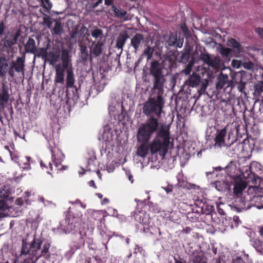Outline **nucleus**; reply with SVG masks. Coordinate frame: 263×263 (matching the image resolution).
Listing matches in <instances>:
<instances>
[{"label":"nucleus","mask_w":263,"mask_h":263,"mask_svg":"<svg viewBox=\"0 0 263 263\" xmlns=\"http://www.w3.org/2000/svg\"><path fill=\"white\" fill-rule=\"evenodd\" d=\"M163 93L164 90L158 93L152 89L151 97L142 108L143 113L149 118L140 125L137 135L139 141L147 144L156 133L151 150L152 153H159L162 156H164L167 152L170 139L169 128L158 120L165 103Z\"/></svg>","instance_id":"nucleus-1"},{"label":"nucleus","mask_w":263,"mask_h":263,"mask_svg":"<svg viewBox=\"0 0 263 263\" xmlns=\"http://www.w3.org/2000/svg\"><path fill=\"white\" fill-rule=\"evenodd\" d=\"M247 183L244 181L237 182L234 187V193L238 197L233 203V208L238 212L250 209L252 207L257 209L263 208V205L257 204L262 200L263 187L249 186L247 191L242 192L247 187Z\"/></svg>","instance_id":"nucleus-2"},{"label":"nucleus","mask_w":263,"mask_h":263,"mask_svg":"<svg viewBox=\"0 0 263 263\" xmlns=\"http://www.w3.org/2000/svg\"><path fill=\"white\" fill-rule=\"evenodd\" d=\"M149 70L154 77L152 89H155V92H162L164 90L166 81L164 67L158 61H155L151 63Z\"/></svg>","instance_id":"nucleus-3"},{"label":"nucleus","mask_w":263,"mask_h":263,"mask_svg":"<svg viewBox=\"0 0 263 263\" xmlns=\"http://www.w3.org/2000/svg\"><path fill=\"white\" fill-rule=\"evenodd\" d=\"M227 126H226L221 129L217 130L215 138V146L218 147L229 146L234 143L235 139L234 138H231L230 133H229L227 138H225L227 135Z\"/></svg>","instance_id":"nucleus-4"},{"label":"nucleus","mask_w":263,"mask_h":263,"mask_svg":"<svg viewBox=\"0 0 263 263\" xmlns=\"http://www.w3.org/2000/svg\"><path fill=\"white\" fill-rule=\"evenodd\" d=\"M91 45L89 46V59L91 61L93 58L100 56L104 49V41H90Z\"/></svg>","instance_id":"nucleus-5"},{"label":"nucleus","mask_w":263,"mask_h":263,"mask_svg":"<svg viewBox=\"0 0 263 263\" xmlns=\"http://www.w3.org/2000/svg\"><path fill=\"white\" fill-rule=\"evenodd\" d=\"M200 59L209 67L215 70L218 69L220 66L221 61L219 56L211 55L208 53H202L200 55Z\"/></svg>","instance_id":"nucleus-6"},{"label":"nucleus","mask_w":263,"mask_h":263,"mask_svg":"<svg viewBox=\"0 0 263 263\" xmlns=\"http://www.w3.org/2000/svg\"><path fill=\"white\" fill-rule=\"evenodd\" d=\"M49 142H50L49 141ZM48 147L51 153L52 161L55 167H58L63 161L64 155L59 148L55 146H52L50 143H49Z\"/></svg>","instance_id":"nucleus-7"},{"label":"nucleus","mask_w":263,"mask_h":263,"mask_svg":"<svg viewBox=\"0 0 263 263\" xmlns=\"http://www.w3.org/2000/svg\"><path fill=\"white\" fill-rule=\"evenodd\" d=\"M61 226L65 233H70L75 231L76 228L78 226L76 218L69 216L67 217L61 223Z\"/></svg>","instance_id":"nucleus-8"},{"label":"nucleus","mask_w":263,"mask_h":263,"mask_svg":"<svg viewBox=\"0 0 263 263\" xmlns=\"http://www.w3.org/2000/svg\"><path fill=\"white\" fill-rule=\"evenodd\" d=\"M78 34H79L78 39L80 38V37H81V38L82 39L83 42H84V39L85 37L87 41L90 42V40L88 39V37L89 36L90 34L88 32V29L86 27L83 26L78 32V27L76 26L71 30L70 37L71 39L76 38L77 35Z\"/></svg>","instance_id":"nucleus-9"},{"label":"nucleus","mask_w":263,"mask_h":263,"mask_svg":"<svg viewBox=\"0 0 263 263\" xmlns=\"http://www.w3.org/2000/svg\"><path fill=\"white\" fill-rule=\"evenodd\" d=\"M144 35L140 33H136L130 40L131 46L134 48L135 52L142 46L144 43Z\"/></svg>","instance_id":"nucleus-10"},{"label":"nucleus","mask_w":263,"mask_h":263,"mask_svg":"<svg viewBox=\"0 0 263 263\" xmlns=\"http://www.w3.org/2000/svg\"><path fill=\"white\" fill-rule=\"evenodd\" d=\"M9 98V95L8 91L5 88L0 91V121L2 120V112L4 110L5 104Z\"/></svg>","instance_id":"nucleus-11"},{"label":"nucleus","mask_w":263,"mask_h":263,"mask_svg":"<svg viewBox=\"0 0 263 263\" xmlns=\"http://www.w3.org/2000/svg\"><path fill=\"white\" fill-rule=\"evenodd\" d=\"M105 5L106 6L111 5V11L115 14L116 16H125L126 11L120 7H117L113 5L114 0H104Z\"/></svg>","instance_id":"nucleus-12"},{"label":"nucleus","mask_w":263,"mask_h":263,"mask_svg":"<svg viewBox=\"0 0 263 263\" xmlns=\"http://www.w3.org/2000/svg\"><path fill=\"white\" fill-rule=\"evenodd\" d=\"M12 68L17 72H21L24 75L25 59L22 57H17L15 61L12 62Z\"/></svg>","instance_id":"nucleus-13"},{"label":"nucleus","mask_w":263,"mask_h":263,"mask_svg":"<svg viewBox=\"0 0 263 263\" xmlns=\"http://www.w3.org/2000/svg\"><path fill=\"white\" fill-rule=\"evenodd\" d=\"M231 82L229 80V77L227 74L221 73L218 78V81L216 83V88L217 89H222L224 86L229 87Z\"/></svg>","instance_id":"nucleus-14"},{"label":"nucleus","mask_w":263,"mask_h":263,"mask_svg":"<svg viewBox=\"0 0 263 263\" xmlns=\"http://www.w3.org/2000/svg\"><path fill=\"white\" fill-rule=\"evenodd\" d=\"M78 42L79 47H80V57L81 61L83 62H86L88 57V52L87 47L85 45L84 42H83L82 39L80 37L78 39Z\"/></svg>","instance_id":"nucleus-15"},{"label":"nucleus","mask_w":263,"mask_h":263,"mask_svg":"<svg viewBox=\"0 0 263 263\" xmlns=\"http://www.w3.org/2000/svg\"><path fill=\"white\" fill-rule=\"evenodd\" d=\"M42 243V239L40 238H37L35 236L30 244L32 255H36V252L37 250L41 249Z\"/></svg>","instance_id":"nucleus-16"},{"label":"nucleus","mask_w":263,"mask_h":263,"mask_svg":"<svg viewBox=\"0 0 263 263\" xmlns=\"http://www.w3.org/2000/svg\"><path fill=\"white\" fill-rule=\"evenodd\" d=\"M74 78L73 68L70 67L67 70L66 85L68 87H72L74 84Z\"/></svg>","instance_id":"nucleus-17"},{"label":"nucleus","mask_w":263,"mask_h":263,"mask_svg":"<svg viewBox=\"0 0 263 263\" xmlns=\"http://www.w3.org/2000/svg\"><path fill=\"white\" fill-rule=\"evenodd\" d=\"M227 45L231 47L234 51L236 53H240L243 50V48L241 45L237 42L235 39H231L228 41Z\"/></svg>","instance_id":"nucleus-18"},{"label":"nucleus","mask_w":263,"mask_h":263,"mask_svg":"<svg viewBox=\"0 0 263 263\" xmlns=\"http://www.w3.org/2000/svg\"><path fill=\"white\" fill-rule=\"evenodd\" d=\"M25 50L28 53H34L36 50L35 42L32 38L29 37L25 45Z\"/></svg>","instance_id":"nucleus-19"},{"label":"nucleus","mask_w":263,"mask_h":263,"mask_svg":"<svg viewBox=\"0 0 263 263\" xmlns=\"http://www.w3.org/2000/svg\"><path fill=\"white\" fill-rule=\"evenodd\" d=\"M200 82V77L197 74L193 73L189 79V85L192 87H197L199 85Z\"/></svg>","instance_id":"nucleus-20"},{"label":"nucleus","mask_w":263,"mask_h":263,"mask_svg":"<svg viewBox=\"0 0 263 263\" xmlns=\"http://www.w3.org/2000/svg\"><path fill=\"white\" fill-rule=\"evenodd\" d=\"M128 38V35L126 33H121L117 40L116 46L118 49H122L125 45L126 40Z\"/></svg>","instance_id":"nucleus-21"},{"label":"nucleus","mask_w":263,"mask_h":263,"mask_svg":"<svg viewBox=\"0 0 263 263\" xmlns=\"http://www.w3.org/2000/svg\"><path fill=\"white\" fill-rule=\"evenodd\" d=\"M55 76L54 81L57 83H64V72L62 69L55 67Z\"/></svg>","instance_id":"nucleus-22"},{"label":"nucleus","mask_w":263,"mask_h":263,"mask_svg":"<svg viewBox=\"0 0 263 263\" xmlns=\"http://www.w3.org/2000/svg\"><path fill=\"white\" fill-rule=\"evenodd\" d=\"M135 219L143 225H146L148 224V216L145 215L143 212H139L138 213H136L135 215Z\"/></svg>","instance_id":"nucleus-23"},{"label":"nucleus","mask_w":263,"mask_h":263,"mask_svg":"<svg viewBox=\"0 0 263 263\" xmlns=\"http://www.w3.org/2000/svg\"><path fill=\"white\" fill-rule=\"evenodd\" d=\"M112 133L108 128L103 130L102 134V139L104 142H110L112 139Z\"/></svg>","instance_id":"nucleus-24"},{"label":"nucleus","mask_w":263,"mask_h":263,"mask_svg":"<svg viewBox=\"0 0 263 263\" xmlns=\"http://www.w3.org/2000/svg\"><path fill=\"white\" fill-rule=\"evenodd\" d=\"M177 16H189L192 14V10L186 6H180Z\"/></svg>","instance_id":"nucleus-25"},{"label":"nucleus","mask_w":263,"mask_h":263,"mask_svg":"<svg viewBox=\"0 0 263 263\" xmlns=\"http://www.w3.org/2000/svg\"><path fill=\"white\" fill-rule=\"evenodd\" d=\"M84 245V240L82 237H81V238L78 242L74 241L70 245V251L72 254L74 253L75 251L77 249H80L82 246Z\"/></svg>","instance_id":"nucleus-26"},{"label":"nucleus","mask_w":263,"mask_h":263,"mask_svg":"<svg viewBox=\"0 0 263 263\" xmlns=\"http://www.w3.org/2000/svg\"><path fill=\"white\" fill-rule=\"evenodd\" d=\"M91 35L96 40V41H103V32L100 29L96 28L92 30L91 31Z\"/></svg>","instance_id":"nucleus-27"},{"label":"nucleus","mask_w":263,"mask_h":263,"mask_svg":"<svg viewBox=\"0 0 263 263\" xmlns=\"http://www.w3.org/2000/svg\"><path fill=\"white\" fill-rule=\"evenodd\" d=\"M62 63H59L57 65H55V67L62 69L64 71H65V69H66V70L68 68H69L70 67H72V64H71V60H62Z\"/></svg>","instance_id":"nucleus-28"},{"label":"nucleus","mask_w":263,"mask_h":263,"mask_svg":"<svg viewBox=\"0 0 263 263\" xmlns=\"http://www.w3.org/2000/svg\"><path fill=\"white\" fill-rule=\"evenodd\" d=\"M51 59L49 61V64L53 66H55V64L60 60V53L59 51H57L55 52H52L50 55Z\"/></svg>","instance_id":"nucleus-29"},{"label":"nucleus","mask_w":263,"mask_h":263,"mask_svg":"<svg viewBox=\"0 0 263 263\" xmlns=\"http://www.w3.org/2000/svg\"><path fill=\"white\" fill-rule=\"evenodd\" d=\"M50 248V245L48 243H45L43 245V249L41 252V254L37 256L36 258L39 259L41 256H44L45 258H48L49 256L48 250Z\"/></svg>","instance_id":"nucleus-30"},{"label":"nucleus","mask_w":263,"mask_h":263,"mask_svg":"<svg viewBox=\"0 0 263 263\" xmlns=\"http://www.w3.org/2000/svg\"><path fill=\"white\" fill-rule=\"evenodd\" d=\"M22 254L24 255H27L28 254H32V250L30 247V245L28 244L26 242H23L22 245Z\"/></svg>","instance_id":"nucleus-31"},{"label":"nucleus","mask_w":263,"mask_h":263,"mask_svg":"<svg viewBox=\"0 0 263 263\" xmlns=\"http://www.w3.org/2000/svg\"><path fill=\"white\" fill-rule=\"evenodd\" d=\"M153 52L154 49L149 46H147L143 51L142 56H146L147 60L148 61L151 59Z\"/></svg>","instance_id":"nucleus-32"},{"label":"nucleus","mask_w":263,"mask_h":263,"mask_svg":"<svg viewBox=\"0 0 263 263\" xmlns=\"http://www.w3.org/2000/svg\"><path fill=\"white\" fill-rule=\"evenodd\" d=\"M17 40V36L15 35H13L11 36L10 39H9L8 40H6L5 42V43H4L5 46L6 47H10L11 46L14 45L16 43Z\"/></svg>","instance_id":"nucleus-33"},{"label":"nucleus","mask_w":263,"mask_h":263,"mask_svg":"<svg viewBox=\"0 0 263 263\" xmlns=\"http://www.w3.org/2000/svg\"><path fill=\"white\" fill-rule=\"evenodd\" d=\"M245 173H243L242 176L243 178L246 179L251 178L252 176H253V171L252 168H251V165L249 166H247L243 169Z\"/></svg>","instance_id":"nucleus-34"},{"label":"nucleus","mask_w":263,"mask_h":263,"mask_svg":"<svg viewBox=\"0 0 263 263\" xmlns=\"http://www.w3.org/2000/svg\"><path fill=\"white\" fill-rule=\"evenodd\" d=\"M254 247L258 252L263 253V242L256 239L254 241Z\"/></svg>","instance_id":"nucleus-35"},{"label":"nucleus","mask_w":263,"mask_h":263,"mask_svg":"<svg viewBox=\"0 0 263 263\" xmlns=\"http://www.w3.org/2000/svg\"><path fill=\"white\" fill-rule=\"evenodd\" d=\"M219 52L222 56L226 57L233 55V50L229 48H222Z\"/></svg>","instance_id":"nucleus-36"},{"label":"nucleus","mask_w":263,"mask_h":263,"mask_svg":"<svg viewBox=\"0 0 263 263\" xmlns=\"http://www.w3.org/2000/svg\"><path fill=\"white\" fill-rule=\"evenodd\" d=\"M194 62L193 60L190 61L187 65L186 66L185 68L182 71V72L185 75H189L192 71V68L194 66Z\"/></svg>","instance_id":"nucleus-37"},{"label":"nucleus","mask_w":263,"mask_h":263,"mask_svg":"<svg viewBox=\"0 0 263 263\" xmlns=\"http://www.w3.org/2000/svg\"><path fill=\"white\" fill-rule=\"evenodd\" d=\"M54 33L56 34H60L62 32V27L61 23L57 20L55 21L54 27L53 28Z\"/></svg>","instance_id":"nucleus-38"},{"label":"nucleus","mask_w":263,"mask_h":263,"mask_svg":"<svg viewBox=\"0 0 263 263\" xmlns=\"http://www.w3.org/2000/svg\"><path fill=\"white\" fill-rule=\"evenodd\" d=\"M177 35L176 33H173L171 35L167 43L169 46H174L177 42Z\"/></svg>","instance_id":"nucleus-39"},{"label":"nucleus","mask_w":263,"mask_h":263,"mask_svg":"<svg viewBox=\"0 0 263 263\" xmlns=\"http://www.w3.org/2000/svg\"><path fill=\"white\" fill-rule=\"evenodd\" d=\"M9 190L8 186H4L3 189L0 190V197L3 198H7L9 195Z\"/></svg>","instance_id":"nucleus-40"},{"label":"nucleus","mask_w":263,"mask_h":263,"mask_svg":"<svg viewBox=\"0 0 263 263\" xmlns=\"http://www.w3.org/2000/svg\"><path fill=\"white\" fill-rule=\"evenodd\" d=\"M103 213L100 211H94L91 213L92 218L96 220H100L103 217Z\"/></svg>","instance_id":"nucleus-41"},{"label":"nucleus","mask_w":263,"mask_h":263,"mask_svg":"<svg viewBox=\"0 0 263 263\" xmlns=\"http://www.w3.org/2000/svg\"><path fill=\"white\" fill-rule=\"evenodd\" d=\"M8 66V63L0 62V75L2 76H5L7 71V68Z\"/></svg>","instance_id":"nucleus-42"},{"label":"nucleus","mask_w":263,"mask_h":263,"mask_svg":"<svg viewBox=\"0 0 263 263\" xmlns=\"http://www.w3.org/2000/svg\"><path fill=\"white\" fill-rule=\"evenodd\" d=\"M242 66L247 70H253L254 69V64L250 61L249 62H242Z\"/></svg>","instance_id":"nucleus-43"},{"label":"nucleus","mask_w":263,"mask_h":263,"mask_svg":"<svg viewBox=\"0 0 263 263\" xmlns=\"http://www.w3.org/2000/svg\"><path fill=\"white\" fill-rule=\"evenodd\" d=\"M71 55L67 49H64L62 50L61 59L62 60H71Z\"/></svg>","instance_id":"nucleus-44"},{"label":"nucleus","mask_w":263,"mask_h":263,"mask_svg":"<svg viewBox=\"0 0 263 263\" xmlns=\"http://www.w3.org/2000/svg\"><path fill=\"white\" fill-rule=\"evenodd\" d=\"M250 165H251V168H252L253 172L254 171H256V172H261V166L259 163H258L256 162H253L251 163Z\"/></svg>","instance_id":"nucleus-45"},{"label":"nucleus","mask_w":263,"mask_h":263,"mask_svg":"<svg viewBox=\"0 0 263 263\" xmlns=\"http://www.w3.org/2000/svg\"><path fill=\"white\" fill-rule=\"evenodd\" d=\"M255 91L258 93H260L263 91V81L258 82L255 85Z\"/></svg>","instance_id":"nucleus-46"},{"label":"nucleus","mask_w":263,"mask_h":263,"mask_svg":"<svg viewBox=\"0 0 263 263\" xmlns=\"http://www.w3.org/2000/svg\"><path fill=\"white\" fill-rule=\"evenodd\" d=\"M137 154L139 156L144 157L147 154L146 149L143 146H141L138 149Z\"/></svg>","instance_id":"nucleus-47"},{"label":"nucleus","mask_w":263,"mask_h":263,"mask_svg":"<svg viewBox=\"0 0 263 263\" xmlns=\"http://www.w3.org/2000/svg\"><path fill=\"white\" fill-rule=\"evenodd\" d=\"M190 58V54L189 52H184L182 53L180 59V61L183 63H185L187 62Z\"/></svg>","instance_id":"nucleus-48"},{"label":"nucleus","mask_w":263,"mask_h":263,"mask_svg":"<svg viewBox=\"0 0 263 263\" xmlns=\"http://www.w3.org/2000/svg\"><path fill=\"white\" fill-rule=\"evenodd\" d=\"M242 61L238 60H233L232 61L231 65L235 68H239L242 66Z\"/></svg>","instance_id":"nucleus-49"},{"label":"nucleus","mask_w":263,"mask_h":263,"mask_svg":"<svg viewBox=\"0 0 263 263\" xmlns=\"http://www.w3.org/2000/svg\"><path fill=\"white\" fill-rule=\"evenodd\" d=\"M42 5L47 9L49 10L52 7V4L50 0H41Z\"/></svg>","instance_id":"nucleus-50"},{"label":"nucleus","mask_w":263,"mask_h":263,"mask_svg":"<svg viewBox=\"0 0 263 263\" xmlns=\"http://www.w3.org/2000/svg\"><path fill=\"white\" fill-rule=\"evenodd\" d=\"M88 166L87 170L89 171H94L95 169V165L93 164V160L89 159L88 160Z\"/></svg>","instance_id":"nucleus-51"},{"label":"nucleus","mask_w":263,"mask_h":263,"mask_svg":"<svg viewBox=\"0 0 263 263\" xmlns=\"http://www.w3.org/2000/svg\"><path fill=\"white\" fill-rule=\"evenodd\" d=\"M25 159L27 162H24V166H21V167H23L24 169L25 170H29L30 169V165L29 163V161H30V158L29 157H26Z\"/></svg>","instance_id":"nucleus-52"},{"label":"nucleus","mask_w":263,"mask_h":263,"mask_svg":"<svg viewBox=\"0 0 263 263\" xmlns=\"http://www.w3.org/2000/svg\"><path fill=\"white\" fill-rule=\"evenodd\" d=\"M183 39H180V38H179L178 39H177V42L176 43L175 46H176V47L181 48L183 46Z\"/></svg>","instance_id":"nucleus-53"},{"label":"nucleus","mask_w":263,"mask_h":263,"mask_svg":"<svg viewBox=\"0 0 263 263\" xmlns=\"http://www.w3.org/2000/svg\"><path fill=\"white\" fill-rule=\"evenodd\" d=\"M162 188L164 190L167 194L172 192L173 191V186L172 185H167L166 187H162Z\"/></svg>","instance_id":"nucleus-54"},{"label":"nucleus","mask_w":263,"mask_h":263,"mask_svg":"<svg viewBox=\"0 0 263 263\" xmlns=\"http://www.w3.org/2000/svg\"><path fill=\"white\" fill-rule=\"evenodd\" d=\"M5 26L4 21L0 22V36H2L4 34Z\"/></svg>","instance_id":"nucleus-55"},{"label":"nucleus","mask_w":263,"mask_h":263,"mask_svg":"<svg viewBox=\"0 0 263 263\" xmlns=\"http://www.w3.org/2000/svg\"><path fill=\"white\" fill-rule=\"evenodd\" d=\"M41 201L44 202L45 206H49V205H53L54 207L55 206V204L53 203L51 201H44V199L43 198H41Z\"/></svg>","instance_id":"nucleus-56"},{"label":"nucleus","mask_w":263,"mask_h":263,"mask_svg":"<svg viewBox=\"0 0 263 263\" xmlns=\"http://www.w3.org/2000/svg\"><path fill=\"white\" fill-rule=\"evenodd\" d=\"M6 208L5 202L3 200H0V210L4 211Z\"/></svg>","instance_id":"nucleus-57"},{"label":"nucleus","mask_w":263,"mask_h":263,"mask_svg":"<svg viewBox=\"0 0 263 263\" xmlns=\"http://www.w3.org/2000/svg\"><path fill=\"white\" fill-rule=\"evenodd\" d=\"M256 32L263 39V29L260 28H256Z\"/></svg>","instance_id":"nucleus-58"},{"label":"nucleus","mask_w":263,"mask_h":263,"mask_svg":"<svg viewBox=\"0 0 263 263\" xmlns=\"http://www.w3.org/2000/svg\"><path fill=\"white\" fill-rule=\"evenodd\" d=\"M14 68H12V66H11L9 70H8V73L12 78L14 77Z\"/></svg>","instance_id":"nucleus-59"},{"label":"nucleus","mask_w":263,"mask_h":263,"mask_svg":"<svg viewBox=\"0 0 263 263\" xmlns=\"http://www.w3.org/2000/svg\"><path fill=\"white\" fill-rule=\"evenodd\" d=\"M5 148L8 149L9 151L12 159L14 160L15 161H16V160L17 159V156L14 157V156H12L11 152L9 150V147L8 146H6Z\"/></svg>","instance_id":"nucleus-60"},{"label":"nucleus","mask_w":263,"mask_h":263,"mask_svg":"<svg viewBox=\"0 0 263 263\" xmlns=\"http://www.w3.org/2000/svg\"><path fill=\"white\" fill-rule=\"evenodd\" d=\"M175 263H186L185 260H184L182 259H181V258H179V259L175 258Z\"/></svg>","instance_id":"nucleus-61"},{"label":"nucleus","mask_w":263,"mask_h":263,"mask_svg":"<svg viewBox=\"0 0 263 263\" xmlns=\"http://www.w3.org/2000/svg\"><path fill=\"white\" fill-rule=\"evenodd\" d=\"M258 230L260 235L263 238V226H260L258 228Z\"/></svg>","instance_id":"nucleus-62"},{"label":"nucleus","mask_w":263,"mask_h":263,"mask_svg":"<svg viewBox=\"0 0 263 263\" xmlns=\"http://www.w3.org/2000/svg\"><path fill=\"white\" fill-rule=\"evenodd\" d=\"M238 88L240 91L242 92L245 89V85L243 84L239 85L238 86Z\"/></svg>","instance_id":"nucleus-63"},{"label":"nucleus","mask_w":263,"mask_h":263,"mask_svg":"<svg viewBox=\"0 0 263 263\" xmlns=\"http://www.w3.org/2000/svg\"><path fill=\"white\" fill-rule=\"evenodd\" d=\"M194 263H207L206 261L203 260H198L197 258L196 259L194 260Z\"/></svg>","instance_id":"nucleus-64"}]
</instances>
